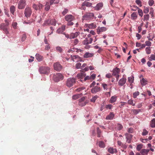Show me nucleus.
I'll return each mask as SVG.
<instances>
[{
	"instance_id": "f257e3e1",
	"label": "nucleus",
	"mask_w": 155,
	"mask_h": 155,
	"mask_svg": "<svg viewBox=\"0 0 155 155\" xmlns=\"http://www.w3.org/2000/svg\"><path fill=\"white\" fill-rule=\"evenodd\" d=\"M65 19L66 21L68 22V25H72L74 23L72 21L75 19V18L71 15H67L65 16Z\"/></svg>"
},
{
	"instance_id": "f03ea898",
	"label": "nucleus",
	"mask_w": 155,
	"mask_h": 155,
	"mask_svg": "<svg viewBox=\"0 0 155 155\" xmlns=\"http://www.w3.org/2000/svg\"><path fill=\"white\" fill-rule=\"evenodd\" d=\"M50 70V68L48 67L41 66L39 68V71L41 74H48Z\"/></svg>"
},
{
	"instance_id": "7ed1b4c3",
	"label": "nucleus",
	"mask_w": 155,
	"mask_h": 155,
	"mask_svg": "<svg viewBox=\"0 0 155 155\" xmlns=\"http://www.w3.org/2000/svg\"><path fill=\"white\" fill-rule=\"evenodd\" d=\"M76 79L74 78H69L68 79L66 82V85L67 86L70 87L72 86L75 83Z\"/></svg>"
},
{
	"instance_id": "20e7f679",
	"label": "nucleus",
	"mask_w": 155,
	"mask_h": 155,
	"mask_svg": "<svg viewBox=\"0 0 155 155\" xmlns=\"http://www.w3.org/2000/svg\"><path fill=\"white\" fill-rule=\"evenodd\" d=\"M53 78L54 81L57 82L62 80L64 78V77L61 74L58 73L54 75Z\"/></svg>"
},
{
	"instance_id": "39448f33",
	"label": "nucleus",
	"mask_w": 155,
	"mask_h": 155,
	"mask_svg": "<svg viewBox=\"0 0 155 155\" xmlns=\"http://www.w3.org/2000/svg\"><path fill=\"white\" fill-rule=\"evenodd\" d=\"M94 15L93 13H87L84 15L83 17V20H86L93 19Z\"/></svg>"
},
{
	"instance_id": "423d86ee",
	"label": "nucleus",
	"mask_w": 155,
	"mask_h": 155,
	"mask_svg": "<svg viewBox=\"0 0 155 155\" xmlns=\"http://www.w3.org/2000/svg\"><path fill=\"white\" fill-rule=\"evenodd\" d=\"M26 5V0H20L18 3V8L19 9H23Z\"/></svg>"
},
{
	"instance_id": "0eeeda50",
	"label": "nucleus",
	"mask_w": 155,
	"mask_h": 155,
	"mask_svg": "<svg viewBox=\"0 0 155 155\" xmlns=\"http://www.w3.org/2000/svg\"><path fill=\"white\" fill-rule=\"evenodd\" d=\"M32 13V11L31 8L28 7H27L24 12L25 16L27 18L29 17L31 15Z\"/></svg>"
},
{
	"instance_id": "6e6552de",
	"label": "nucleus",
	"mask_w": 155,
	"mask_h": 155,
	"mask_svg": "<svg viewBox=\"0 0 155 155\" xmlns=\"http://www.w3.org/2000/svg\"><path fill=\"white\" fill-rule=\"evenodd\" d=\"M9 25V23L7 22L6 24H2L1 25L0 28L3 30L5 34L7 35L9 34V31H8V26Z\"/></svg>"
},
{
	"instance_id": "1a4fd4ad",
	"label": "nucleus",
	"mask_w": 155,
	"mask_h": 155,
	"mask_svg": "<svg viewBox=\"0 0 155 155\" xmlns=\"http://www.w3.org/2000/svg\"><path fill=\"white\" fill-rule=\"evenodd\" d=\"M120 70L117 68H115L113 71L112 75L115 76L117 81H118L119 79V74L120 73Z\"/></svg>"
},
{
	"instance_id": "9d476101",
	"label": "nucleus",
	"mask_w": 155,
	"mask_h": 155,
	"mask_svg": "<svg viewBox=\"0 0 155 155\" xmlns=\"http://www.w3.org/2000/svg\"><path fill=\"white\" fill-rule=\"evenodd\" d=\"M93 40V39L91 38L87 37L83 41L82 43L84 45H88L92 42Z\"/></svg>"
},
{
	"instance_id": "9b49d317",
	"label": "nucleus",
	"mask_w": 155,
	"mask_h": 155,
	"mask_svg": "<svg viewBox=\"0 0 155 155\" xmlns=\"http://www.w3.org/2000/svg\"><path fill=\"white\" fill-rule=\"evenodd\" d=\"M54 69L57 71H60L62 69L61 65L58 62L54 63Z\"/></svg>"
},
{
	"instance_id": "f8f14e48",
	"label": "nucleus",
	"mask_w": 155,
	"mask_h": 155,
	"mask_svg": "<svg viewBox=\"0 0 155 155\" xmlns=\"http://www.w3.org/2000/svg\"><path fill=\"white\" fill-rule=\"evenodd\" d=\"M86 76V74L84 72H81L78 74H77V77L80 79L78 80L79 81H84L83 78Z\"/></svg>"
},
{
	"instance_id": "ddd939ff",
	"label": "nucleus",
	"mask_w": 155,
	"mask_h": 155,
	"mask_svg": "<svg viewBox=\"0 0 155 155\" xmlns=\"http://www.w3.org/2000/svg\"><path fill=\"white\" fill-rule=\"evenodd\" d=\"M96 76V74H93L91 76H87L84 78V81H85L87 80H90L92 81L94 79Z\"/></svg>"
},
{
	"instance_id": "4468645a",
	"label": "nucleus",
	"mask_w": 155,
	"mask_h": 155,
	"mask_svg": "<svg viewBox=\"0 0 155 155\" xmlns=\"http://www.w3.org/2000/svg\"><path fill=\"white\" fill-rule=\"evenodd\" d=\"M100 87L95 86L92 88L91 89V92L92 94H95L101 91Z\"/></svg>"
},
{
	"instance_id": "2eb2a0df",
	"label": "nucleus",
	"mask_w": 155,
	"mask_h": 155,
	"mask_svg": "<svg viewBox=\"0 0 155 155\" xmlns=\"http://www.w3.org/2000/svg\"><path fill=\"white\" fill-rule=\"evenodd\" d=\"M125 135L126 136V138L127 139V142L128 143H130L131 139L133 137V135L132 134L127 133H125Z\"/></svg>"
},
{
	"instance_id": "dca6fc26",
	"label": "nucleus",
	"mask_w": 155,
	"mask_h": 155,
	"mask_svg": "<svg viewBox=\"0 0 155 155\" xmlns=\"http://www.w3.org/2000/svg\"><path fill=\"white\" fill-rule=\"evenodd\" d=\"M43 5L41 4H39L38 5L34 4L33 5V8L35 10L37 11L38 10L41 9L43 7Z\"/></svg>"
},
{
	"instance_id": "f3484780",
	"label": "nucleus",
	"mask_w": 155,
	"mask_h": 155,
	"mask_svg": "<svg viewBox=\"0 0 155 155\" xmlns=\"http://www.w3.org/2000/svg\"><path fill=\"white\" fill-rule=\"evenodd\" d=\"M107 30V28L105 27H98L97 29V33L98 34H100L101 32L105 31Z\"/></svg>"
},
{
	"instance_id": "a211bd4d",
	"label": "nucleus",
	"mask_w": 155,
	"mask_h": 155,
	"mask_svg": "<svg viewBox=\"0 0 155 155\" xmlns=\"http://www.w3.org/2000/svg\"><path fill=\"white\" fill-rule=\"evenodd\" d=\"M127 79L126 78H123L120 79L118 81V84L120 86H123L126 83Z\"/></svg>"
},
{
	"instance_id": "6ab92c4d",
	"label": "nucleus",
	"mask_w": 155,
	"mask_h": 155,
	"mask_svg": "<svg viewBox=\"0 0 155 155\" xmlns=\"http://www.w3.org/2000/svg\"><path fill=\"white\" fill-rule=\"evenodd\" d=\"M80 34V32L79 31L76 32L75 33H71L70 35V39H73L76 38Z\"/></svg>"
},
{
	"instance_id": "aec40b11",
	"label": "nucleus",
	"mask_w": 155,
	"mask_h": 155,
	"mask_svg": "<svg viewBox=\"0 0 155 155\" xmlns=\"http://www.w3.org/2000/svg\"><path fill=\"white\" fill-rule=\"evenodd\" d=\"M65 26L64 25H62L61 28L58 29L56 31L57 33L58 34L62 33L65 30Z\"/></svg>"
},
{
	"instance_id": "412c9836",
	"label": "nucleus",
	"mask_w": 155,
	"mask_h": 155,
	"mask_svg": "<svg viewBox=\"0 0 155 155\" xmlns=\"http://www.w3.org/2000/svg\"><path fill=\"white\" fill-rule=\"evenodd\" d=\"M137 12H134L131 14V19L133 20H136L137 18Z\"/></svg>"
},
{
	"instance_id": "4be33fe9",
	"label": "nucleus",
	"mask_w": 155,
	"mask_h": 155,
	"mask_svg": "<svg viewBox=\"0 0 155 155\" xmlns=\"http://www.w3.org/2000/svg\"><path fill=\"white\" fill-rule=\"evenodd\" d=\"M103 6V4L102 3H99L94 7L95 9L97 11H98L102 8Z\"/></svg>"
},
{
	"instance_id": "5701e85b",
	"label": "nucleus",
	"mask_w": 155,
	"mask_h": 155,
	"mask_svg": "<svg viewBox=\"0 0 155 155\" xmlns=\"http://www.w3.org/2000/svg\"><path fill=\"white\" fill-rule=\"evenodd\" d=\"M117 97L116 96H112L109 101V102L110 103H113L115 102L117 100Z\"/></svg>"
},
{
	"instance_id": "b1692460",
	"label": "nucleus",
	"mask_w": 155,
	"mask_h": 155,
	"mask_svg": "<svg viewBox=\"0 0 155 155\" xmlns=\"http://www.w3.org/2000/svg\"><path fill=\"white\" fill-rule=\"evenodd\" d=\"M114 116V114L113 112H110V114L106 117V119L107 120H112Z\"/></svg>"
},
{
	"instance_id": "393cba45",
	"label": "nucleus",
	"mask_w": 155,
	"mask_h": 155,
	"mask_svg": "<svg viewBox=\"0 0 155 155\" xmlns=\"http://www.w3.org/2000/svg\"><path fill=\"white\" fill-rule=\"evenodd\" d=\"M149 150V149H143L141 150L140 153L142 155H147Z\"/></svg>"
},
{
	"instance_id": "a878e982",
	"label": "nucleus",
	"mask_w": 155,
	"mask_h": 155,
	"mask_svg": "<svg viewBox=\"0 0 155 155\" xmlns=\"http://www.w3.org/2000/svg\"><path fill=\"white\" fill-rule=\"evenodd\" d=\"M35 57L36 59L39 61H41L43 58V57L38 54H36Z\"/></svg>"
},
{
	"instance_id": "bb28decb",
	"label": "nucleus",
	"mask_w": 155,
	"mask_h": 155,
	"mask_svg": "<svg viewBox=\"0 0 155 155\" xmlns=\"http://www.w3.org/2000/svg\"><path fill=\"white\" fill-rule=\"evenodd\" d=\"M108 151L111 154H113L114 153H116L117 150L116 149H114L112 147H110L108 149Z\"/></svg>"
},
{
	"instance_id": "cd10ccee",
	"label": "nucleus",
	"mask_w": 155,
	"mask_h": 155,
	"mask_svg": "<svg viewBox=\"0 0 155 155\" xmlns=\"http://www.w3.org/2000/svg\"><path fill=\"white\" fill-rule=\"evenodd\" d=\"M94 56V54L89 52H86L84 55V57L85 58L91 57Z\"/></svg>"
},
{
	"instance_id": "c85d7f7f",
	"label": "nucleus",
	"mask_w": 155,
	"mask_h": 155,
	"mask_svg": "<svg viewBox=\"0 0 155 155\" xmlns=\"http://www.w3.org/2000/svg\"><path fill=\"white\" fill-rule=\"evenodd\" d=\"M88 27L89 29H93L97 27L96 23H93L88 25Z\"/></svg>"
},
{
	"instance_id": "c756f323",
	"label": "nucleus",
	"mask_w": 155,
	"mask_h": 155,
	"mask_svg": "<svg viewBox=\"0 0 155 155\" xmlns=\"http://www.w3.org/2000/svg\"><path fill=\"white\" fill-rule=\"evenodd\" d=\"M136 46L138 47H140V48L142 49L145 48L146 45L144 44H142L140 43L137 42L136 43Z\"/></svg>"
},
{
	"instance_id": "7c9ffc66",
	"label": "nucleus",
	"mask_w": 155,
	"mask_h": 155,
	"mask_svg": "<svg viewBox=\"0 0 155 155\" xmlns=\"http://www.w3.org/2000/svg\"><path fill=\"white\" fill-rule=\"evenodd\" d=\"M141 84L142 86L146 85L147 84V81L144 78H142L140 81Z\"/></svg>"
},
{
	"instance_id": "2f4dec72",
	"label": "nucleus",
	"mask_w": 155,
	"mask_h": 155,
	"mask_svg": "<svg viewBox=\"0 0 155 155\" xmlns=\"http://www.w3.org/2000/svg\"><path fill=\"white\" fill-rule=\"evenodd\" d=\"M150 126L152 128L155 127V118H153L150 123Z\"/></svg>"
},
{
	"instance_id": "473e14b6",
	"label": "nucleus",
	"mask_w": 155,
	"mask_h": 155,
	"mask_svg": "<svg viewBox=\"0 0 155 155\" xmlns=\"http://www.w3.org/2000/svg\"><path fill=\"white\" fill-rule=\"evenodd\" d=\"M92 3L86 1L82 3V6H85L87 7H91L92 5Z\"/></svg>"
},
{
	"instance_id": "72a5a7b5",
	"label": "nucleus",
	"mask_w": 155,
	"mask_h": 155,
	"mask_svg": "<svg viewBox=\"0 0 155 155\" xmlns=\"http://www.w3.org/2000/svg\"><path fill=\"white\" fill-rule=\"evenodd\" d=\"M135 8H137V9H138V12L139 15L141 16V17H142L143 15V13L142 11V10L139 8L137 7H136Z\"/></svg>"
},
{
	"instance_id": "f704fd0d",
	"label": "nucleus",
	"mask_w": 155,
	"mask_h": 155,
	"mask_svg": "<svg viewBox=\"0 0 155 155\" xmlns=\"http://www.w3.org/2000/svg\"><path fill=\"white\" fill-rule=\"evenodd\" d=\"M50 5V2H47L46 4L45 5V9L46 11H48L50 8V5Z\"/></svg>"
},
{
	"instance_id": "c9c22d12",
	"label": "nucleus",
	"mask_w": 155,
	"mask_h": 155,
	"mask_svg": "<svg viewBox=\"0 0 155 155\" xmlns=\"http://www.w3.org/2000/svg\"><path fill=\"white\" fill-rule=\"evenodd\" d=\"M10 12L13 14L14 15V13L15 10V8L14 5H12L11 6L10 8Z\"/></svg>"
},
{
	"instance_id": "e433bc0d",
	"label": "nucleus",
	"mask_w": 155,
	"mask_h": 155,
	"mask_svg": "<svg viewBox=\"0 0 155 155\" xmlns=\"http://www.w3.org/2000/svg\"><path fill=\"white\" fill-rule=\"evenodd\" d=\"M81 94H79L74 95L72 96V99L74 100H76L80 97Z\"/></svg>"
},
{
	"instance_id": "4c0bfd02",
	"label": "nucleus",
	"mask_w": 155,
	"mask_h": 155,
	"mask_svg": "<svg viewBox=\"0 0 155 155\" xmlns=\"http://www.w3.org/2000/svg\"><path fill=\"white\" fill-rule=\"evenodd\" d=\"M50 25L55 26L56 24V21L55 19H52L50 20Z\"/></svg>"
},
{
	"instance_id": "58836bf2",
	"label": "nucleus",
	"mask_w": 155,
	"mask_h": 155,
	"mask_svg": "<svg viewBox=\"0 0 155 155\" xmlns=\"http://www.w3.org/2000/svg\"><path fill=\"white\" fill-rule=\"evenodd\" d=\"M97 137H100L101 136V131L98 127L97 128Z\"/></svg>"
},
{
	"instance_id": "ea45409f",
	"label": "nucleus",
	"mask_w": 155,
	"mask_h": 155,
	"mask_svg": "<svg viewBox=\"0 0 155 155\" xmlns=\"http://www.w3.org/2000/svg\"><path fill=\"white\" fill-rule=\"evenodd\" d=\"M59 2V0H50V5H52L53 4H57Z\"/></svg>"
},
{
	"instance_id": "a19ab883",
	"label": "nucleus",
	"mask_w": 155,
	"mask_h": 155,
	"mask_svg": "<svg viewBox=\"0 0 155 155\" xmlns=\"http://www.w3.org/2000/svg\"><path fill=\"white\" fill-rule=\"evenodd\" d=\"M50 25V20H47L44 21L42 25L44 26L49 25Z\"/></svg>"
},
{
	"instance_id": "79ce46f5",
	"label": "nucleus",
	"mask_w": 155,
	"mask_h": 155,
	"mask_svg": "<svg viewBox=\"0 0 155 155\" xmlns=\"http://www.w3.org/2000/svg\"><path fill=\"white\" fill-rule=\"evenodd\" d=\"M71 57L72 60L74 61H78V60H77V59L78 58L79 56L78 55H74L72 56L71 55Z\"/></svg>"
},
{
	"instance_id": "37998d69",
	"label": "nucleus",
	"mask_w": 155,
	"mask_h": 155,
	"mask_svg": "<svg viewBox=\"0 0 155 155\" xmlns=\"http://www.w3.org/2000/svg\"><path fill=\"white\" fill-rule=\"evenodd\" d=\"M145 51L147 54H150L151 52V48L150 47H146L145 48Z\"/></svg>"
},
{
	"instance_id": "c03bdc74",
	"label": "nucleus",
	"mask_w": 155,
	"mask_h": 155,
	"mask_svg": "<svg viewBox=\"0 0 155 155\" xmlns=\"http://www.w3.org/2000/svg\"><path fill=\"white\" fill-rule=\"evenodd\" d=\"M132 111L134 114L136 115L140 112L141 110L140 109H133L132 110Z\"/></svg>"
},
{
	"instance_id": "a18cd8bd",
	"label": "nucleus",
	"mask_w": 155,
	"mask_h": 155,
	"mask_svg": "<svg viewBox=\"0 0 155 155\" xmlns=\"http://www.w3.org/2000/svg\"><path fill=\"white\" fill-rule=\"evenodd\" d=\"M150 15L148 14L144 15L143 16V21H147L149 20Z\"/></svg>"
},
{
	"instance_id": "49530a36",
	"label": "nucleus",
	"mask_w": 155,
	"mask_h": 155,
	"mask_svg": "<svg viewBox=\"0 0 155 155\" xmlns=\"http://www.w3.org/2000/svg\"><path fill=\"white\" fill-rule=\"evenodd\" d=\"M98 145L99 147L101 148H104L105 147V144L103 141H100L98 143Z\"/></svg>"
},
{
	"instance_id": "de8ad7c7",
	"label": "nucleus",
	"mask_w": 155,
	"mask_h": 155,
	"mask_svg": "<svg viewBox=\"0 0 155 155\" xmlns=\"http://www.w3.org/2000/svg\"><path fill=\"white\" fill-rule=\"evenodd\" d=\"M149 61H152L153 60H155V55L151 54L150 57L149 58Z\"/></svg>"
},
{
	"instance_id": "09e8293b",
	"label": "nucleus",
	"mask_w": 155,
	"mask_h": 155,
	"mask_svg": "<svg viewBox=\"0 0 155 155\" xmlns=\"http://www.w3.org/2000/svg\"><path fill=\"white\" fill-rule=\"evenodd\" d=\"M127 103L130 105H132L133 106H135V104L134 103L133 101L132 100H129L127 101Z\"/></svg>"
},
{
	"instance_id": "8fccbe9b",
	"label": "nucleus",
	"mask_w": 155,
	"mask_h": 155,
	"mask_svg": "<svg viewBox=\"0 0 155 155\" xmlns=\"http://www.w3.org/2000/svg\"><path fill=\"white\" fill-rule=\"evenodd\" d=\"M77 51V48H71L70 49H69L68 51V52L69 53H73V52H76Z\"/></svg>"
},
{
	"instance_id": "3c124183",
	"label": "nucleus",
	"mask_w": 155,
	"mask_h": 155,
	"mask_svg": "<svg viewBox=\"0 0 155 155\" xmlns=\"http://www.w3.org/2000/svg\"><path fill=\"white\" fill-rule=\"evenodd\" d=\"M140 93L139 91H136L134 92L133 94V97L134 98H136L137 96L139 95Z\"/></svg>"
},
{
	"instance_id": "603ef678",
	"label": "nucleus",
	"mask_w": 155,
	"mask_h": 155,
	"mask_svg": "<svg viewBox=\"0 0 155 155\" xmlns=\"http://www.w3.org/2000/svg\"><path fill=\"white\" fill-rule=\"evenodd\" d=\"M97 97L98 96H97V95L93 96L92 99H91V101L92 102L94 103L95 101L97 99Z\"/></svg>"
},
{
	"instance_id": "864d4df0",
	"label": "nucleus",
	"mask_w": 155,
	"mask_h": 155,
	"mask_svg": "<svg viewBox=\"0 0 155 155\" xmlns=\"http://www.w3.org/2000/svg\"><path fill=\"white\" fill-rule=\"evenodd\" d=\"M145 45L149 47H150L151 46V42L149 41H146L145 42Z\"/></svg>"
},
{
	"instance_id": "5fc2aeb1",
	"label": "nucleus",
	"mask_w": 155,
	"mask_h": 155,
	"mask_svg": "<svg viewBox=\"0 0 155 155\" xmlns=\"http://www.w3.org/2000/svg\"><path fill=\"white\" fill-rule=\"evenodd\" d=\"M105 108L107 109H111L113 107V106L111 104H108L106 105H105Z\"/></svg>"
},
{
	"instance_id": "6e6d98bb",
	"label": "nucleus",
	"mask_w": 155,
	"mask_h": 155,
	"mask_svg": "<svg viewBox=\"0 0 155 155\" xmlns=\"http://www.w3.org/2000/svg\"><path fill=\"white\" fill-rule=\"evenodd\" d=\"M134 80V77H129L128 78V80L129 82L130 83H133Z\"/></svg>"
},
{
	"instance_id": "4d7b16f0",
	"label": "nucleus",
	"mask_w": 155,
	"mask_h": 155,
	"mask_svg": "<svg viewBox=\"0 0 155 155\" xmlns=\"http://www.w3.org/2000/svg\"><path fill=\"white\" fill-rule=\"evenodd\" d=\"M150 12L149 14L151 15L152 17L153 16V14L154 12V10L153 8L151 7L150 9Z\"/></svg>"
},
{
	"instance_id": "13d9d810",
	"label": "nucleus",
	"mask_w": 155,
	"mask_h": 155,
	"mask_svg": "<svg viewBox=\"0 0 155 155\" xmlns=\"http://www.w3.org/2000/svg\"><path fill=\"white\" fill-rule=\"evenodd\" d=\"M148 132L146 129H144L142 133V135L143 136L146 135L148 134Z\"/></svg>"
},
{
	"instance_id": "bf43d9fd",
	"label": "nucleus",
	"mask_w": 155,
	"mask_h": 155,
	"mask_svg": "<svg viewBox=\"0 0 155 155\" xmlns=\"http://www.w3.org/2000/svg\"><path fill=\"white\" fill-rule=\"evenodd\" d=\"M26 38V36L25 34H23L21 38V41H24Z\"/></svg>"
},
{
	"instance_id": "052dcab7",
	"label": "nucleus",
	"mask_w": 155,
	"mask_h": 155,
	"mask_svg": "<svg viewBox=\"0 0 155 155\" xmlns=\"http://www.w3.org/2000/svg\"><path fill=\"white\" fill-rule=\"evenodd\" d=\"M117 129L118 130H120L122 129L123 127L122 125L120 124H118L117 126Z\"/></svg>"
},
{
	"instance_id": "680f3d73",
	"label": "nucleus",
	"mask_w": 155,
	"mask_h": 155,
	"mask_svg": "<svg viewBox=\"0 0 155 155\" xmlns=\"http://www.w3.org/2000/svg\"><path fill=\"white\" fill-rule=\"evenodd\" d=\"M142 147V145L141 144L138 145L137 147V149L138 151H140Z\"/></svg>"
},
{
	"instance_id": "e2e57ef3",
	"label": "nucleus",
	"mask_w": 155,
	"mask_h": 155,
	"mask_svg": "<svg viewBox=\"0 0 155 155\" xmlns=\"http://www.w3.org/2000/svg\"><path fill=\"white\" fill-rule=\"evenodd\" d=\"M154 3V1L153 0H149L148 4L150 6H152Z\"/></svg>"
},
{
	"instance_id": "0e129e2a",
	"label": "nucleus",
	"mask_w": 155,
	"mask_h": 155,
	"mask_svg": "<svg viewBox=\"0 0 155 155\" xmlns=\"http://www.w3.org/2000/svg\"><path fill=\"white\" fill-rule=\"evenodd\" d=\"M136 3L139 5L140 7L142 6L141 2L140 0H136L135 1Z\"/></svg>"
},
{
	"instance_id": "69168bd1",
	"label": "nucleus",
	"mask_w": 155,
	"mask_h": 155,
	"mask_svg": "<svg viewBox=\"0 0 155 155\" xmlns=\"http://www.w3.org/2000/svg\"><path fill=\"white\" fill-rule=\"evenodd\" d=\"M81 64L80 63H78L76 64V67L77 69L80 68H81Z\"/></svg>"
},
{
	"instance_id": "338daca9",
	"label": "nucleus",
	"mask_w": 155,
	"mask_h": 155,
	"mask_svg": "<svg viewBox=\"0 0 155 155\" xmlns=\"http://www.w3.org/2000/svg\"><path fill=\"white\" fill-rule=\"evenodd\" d=\"M118 145L121 146L122 147H124V144L120 141L118 140L117 142Z\"/></svg>"
},
{
	"instance_id": "774afa93",
	"label": "nucleus",
	"mask_w": 155,
	"mask_h": 155,
	"mask_svg": "<svg viewBox=\"0 0 155 155\" xmlns=\"http://www.w3.org/2000/svg\"><path fill=\"white\" fill-rule=\"evenodd\" d=\"M68 10L67 8H65L64 11L62 12V14L64 15L68 12Z\"/></svg>"
}]
</instances>
